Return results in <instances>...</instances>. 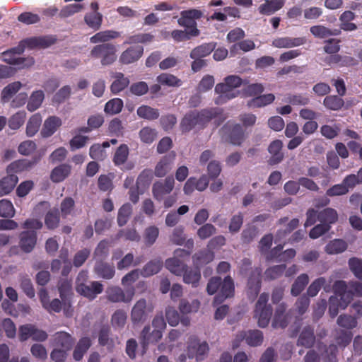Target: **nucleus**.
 Segmentation results:
<instances>
[{"mask_svg": "<svg viewBox=\"0 0 362 362\" xmlns=\"http://www.w3.org/2000/svg\"><path fill=\"white\" fill-rule=\"evenodd\" d=\"M132 214V206L129 203L124 204L119 209L117 214V223L119 226H124Z\"/></svg>", "mask_w": 362, "mask_h": 362, "instance_id": "5fc2aeb1", "label": "nucleus"}, {"mask_svg": "<svg viewBox=\"0 0 362 362\" xmlns=\"http://www.w3.org/2000/svg\"><path fill=\"white\" fill-rule=\"evenodd\" d=\"M127 313L124 310H117L112 315L111 323L114 327L122 328L126 324Z\"/></svg>", "mask_w": 362, "mask_h": 362, "instance_id": "e2e57ef3", "label": "nucleus"}, {"mask_svg": "<svg viewBox=\"0 0 362 362\" xmlns=\"http://www.w3.org/2000/svg\"><path fill=\"white\" fill-rule=\"evenodd\" d=\"M26 112L24 110L17 112L8 119V127L13 130L18 129L24 124Z\"/></svg>", "mask_w": 362, "mask_h": 362, "instance_id": "6e6d98bb", "label": "nucleus"}, {"mask_svg": "<svg viewBox=\"0 0 362 362\" xmlns=\"http://www.w3.org/2000/svg\"><path fill=\"white\" fill-rule=\"evenodd\" d=\"M327 281L325 277H319L316 279L307 289V294L308 297H315L317 295L318 292L322 287H324Z\"/></svg>", "mask_w": 362, "mask_h": 362, "instance_id": "680f3d73", "label": "nucleus"}, {"mask_svg": "<svg viewBox=\"0 0 362 362\" xmlns=\"http://www.w3.org/2000/svg\"><path fill=\"white\" fill-rule=\"evenodd\" d=\"M347 248L346 243L341 239H334L330 241L325 248V252L329 255L341 253Z\"/></svg>", "mask_w": 362, "mask_h": 362, "instance_id": "de8ad7c7", "label": "nucleus"}, {"mask_svg": "<svg viewBox=\"0 0 362 362\" xmlns=\"http://www.w3.org/2000/svg\"><path fill=\"white\" fill-rule=\"evenodd\" d=\"M306 38L304 37H284L274 39L272 45L277 48H291L304 45Z\"/></svg>", "mask_w": 362, "mask_h": 362, "instance_id": "a211bd4d", "label": "nucleus"}, {"mask_svg": "<svg viewBox=\"0 0 362 362\" xmlns=\"http://www.w3.org/2000/svg\"><path fill=\"white\" fill-rule=\"evenodd\" d=\"M84 21L88 27L97 30L101 26L103 16L99 12L88 13L84 16Z\"/></svg>", "mask_w": 362, "mask_h": 362, "instance_id": "3c124183", "label": "nucleus"}, {"mask_svg": "<svg viewBox=\"0 0 362 362\" xmlns=\"http://www.w3.org/2000/svg\"><path fill=\"white\" fill-rule=\"evenodd\" d=\"M142 46H132L124 51L119 58L120 62L124 64H129L137 61L143 54Z\"/></svg>", "mask_w": 362, "mask_h": 362, "instance_id": "6ab92c4d", "label": "nucleus"}, {"mask_svg": "<svg viewBox=\"0 0 362 362\" xmlns=\"http://www.w3.org/2000/svg\"><path fill=\"white\" fill-rule=\"evenodd\" d=\"M246 84L242 90V93L245 97H256L262 94L264 90L263 84L259 83H249L247 80H245Z\"/></svg>", "mask_w": 362, "mask_h": 362, "instance_id": "4c0bfd02", "label": "nucleus"}, {"mask_svg": "<svg viewBox=\"0 0 362 362\" xmlns=\"http://www.w3.org/2000/svg\"><path fill=\"white\" fill-rule=\"evenodd\" d=\"M153 308L148 305L146 299H139L133 306L131 311V320L134 325L144 322L148 315L153 312Z\"/></svg>", "mask_w": 362, "mask_h": 362, "instance_id": "1a4fd4ad", "label": "nucleus"}, {"mask_svg": "<svg viewBox=\"0 0 362 362\" xmlns=\"http://www.w3.org/2000/svg\"><path fill=\"white\" fill-rule=\"evenodd\" d=\"M175 185V180L172 176L167 177L163 181H157L153 185L152 192L153 197L161 201L164 196L170 194Z\"/></svg>", "mask_w": 362, "mask_h": 362, "instance_id": "f8f14e48", "label": "nucleus"}, {"mask_svg": "<svg viewBox=\"0 0 362 362\" xmlns=\"http://www.w3.org/2000/svg\"><path fill=\"white\" fill-rule=\"evenodd\" d=\"M318 221L331 226L338 221L337 211L332 208H326L318 213Z\"/></svg>", "mask_w": 362, "mask_h": 362, "instance_id": "c9c22d12", "label": "nucleus"}, {"mask_svg": "<svg viewBox=\"0 0 362 362\" xmlns=\"http://www.w3.org/2000/svg\"><path fill=\"white\" fill-rule=\"evenodd\" d=\"M163 266V262L160 258H156L146 263L141 270V276L149 277L158 274Z\"/></svg>", "mask_w": 362, "mask_h": 362, "instance_id": "c756f323", "label": "nucleus"}, {"mask_svg": "<svg viewBox=\"0 0 362 362\" xmlns=\"http://www.w3.org/2000/svg\"><path fill=\"white\" fill-rule=\"evenodd\" d=\"M349 266L355 276L362 281V259L351 257L349 259Z\"/></svg>", "mask_w": 362, "mask_h": 362, "instance_id": "774afa93", "label": "nucleus"}, {"mask_svg": "<svg viewBox=\"0 0 362 362\" xmlns=\"http://www.w3.org/2000/svg\"><path fill=\"white\" fill-rule=\"evenodd\" d=\"M283 148V142L281 140L276 139L271 142L268 147V151L271 154V157L268 160L270 165H274L281 163L284 155L281 151Z\"/></svg>", "mask_w": 362, "mask_h": 362, "instance_id": "f3484780", "label": "nucleus"}, {"mask_svg": "<svg viewBox=\"0 0 362 362\" xmlns=\"http://www.w3.org/2000/svg\"><path fill=\"white\" fill-rule=\"evenodd\" d=\"M209 349L206 341L200 343L197 337L192 336L189 339L187 355L189 358H194L197 361H202L208 354Z\"/></svg>", "mask_w": 362, "mask_h": 362, "instance_id": "9d476101", "label": "nucleus"}, {"mask_svg": "<svg viewBox=\"0 0 362 362\" xmlns=\"http://www.w3.org/2000/svg\"><path fill=\"white\" fill-rule=\"evenodd\" d=\"M62 125V120L57 116H50L47 118L41 130V135L44 138L51 136Z\"/></svg>", "mask_w": 362, "mask_h": 362, "instance_id": "412c9836", "label": "nucleus"}, {"mask_svg": "<svg viewBox=\"0 0 362 362\" xmlns=\"http://www.w3.org/2000/svg\"><path fill=\"white\" fill-rule=\"evenodd\" d=\"M153 178V173L151 169H144L139 175L136 185L138 187H148Z\"/></svg>", "mask_w": 362, "mask_h": 362, "instance_id": "13d9d810", "label": "nucleus"}, {"mask_svg": "<svg viewBox=\"0 0 362 362\" xmlns=\"http://www.w3.org/2000/svg\"><path fill=\"white\" fill-rule=\"evenodd\" d=\"M214 254L209 250H201L195 253L193 257V264L196 267H201L213 261Z\"/></svg>", "mask_w": 362, "mask_h": 362, "instance_id": "72a5a7b5", "label": "nucleus"}, {"mask_svg": "<svg viewBox=\"0 0 362 362\" xmlns=\"http://www.w3.org/2000/svg\"><path fill=\"white\" fill-rule=\"evenodd\" d=\"M222 136L234 146H240L246 139L243 127L233 122H227L221 128Z\"/></svg>", "mask_w": 362, "mask_h": 362, "instance_id": "39448f33", "label": "nucleus"}, {"mask_svg": "<svg viewBox=\"0 0 362 362\" xmlns=\"http://www.w3.org/2000/svg\"><path fill=\"white\" fill-rule=\"evenodd\" d=\"M129 149L127 144H121L115 151L112 161L116 166L123 165L127 160Z\"/></svg>", "mask_w": 362, "mask_h": 362, "instance_id": "37998d69", "label": "nucleus"}, {"mask_svg": "<svg viewBox=\"0 0 362 362\" xmlns=\"http://www.w3.org/2000/svg\"><path fill=\"white\" fill-rule=\"evenodd\" d=\"M219 115L217 108H206L201 110H191L187 112L182 119L180 127L183 133L190 132L197 127L204 129L214 118Z\"/></svg>", "mask_w": 362, "mask_h": 362, "instance_id": "f257e3e1", "label": "nucleus"}, {"mask_svg": "<svg viewBox=\"0 0 362 362\" xmlns=\"http://www.w3.org/2000/svg\"><path fill=\"white\" fill-rule=\"evenodd\" d=\"M123 106V100L120 98H115L106 103L104 111L108 115H116L122 111Z\"/></svg>", "mask_w": 362, "mask_h": 362, "instance_id": "603ef678", "label": "nucleus"}, {"mask_svg": "<svg viewBox=\"0 0 362 362\" xmlns=\"http://www.w3.org/2000/svg\"><path fill=\"white\" fill-rule=\"evenodd\" d=\"M117 49L112 43H103L95 45L90 51V56L93 59H100L103 66L113 64L117 59Z\"/></svg>", "mask_w": 362, "mask_h": 362, "instance_id": "20e7f679", "label": "nucleus"}, {"mask_svg": "<svg viewBox=\"0 0 362 362\" xmlns=\"http://www.w3.org/2000/svg\"><path fill=\"white\" fill-rule=\"evenodd\" d=\"M243 337L246 343L251 346H260L263 341V333L258 329L248 330L245 332Z\"/></svg>", "mask_w": 362, "mask_h": 362, "instance_id": "58836bf2", "label": "nucleus"}, {"mask_svg": "<svg viewBox=\"0 0 362 362\" xmlns=\"http://www.w3.org/2000/svg\"><path fill=\"white\" fill-rule=\"evenodd\" d=\"M109 242L106 240H101L94 251V257L99 260L103 261L109 254Z\"/></svg>", "mask_w": 362, "mask_h": 362, "instance_id": "338daca9", "label": "nucleus"}, {"mask_svg": "<svg viewBox=\"0 0 362 362\" xmlns=\"http://www.w3.org/2000/svg\"><path fill=\"white\" fill-rule=\"evenodd\" d=\"M275 100L272 93L259 95L247 102V106L252 108H258L272 104Z\"/></svg>", "mask_w": 362, "mask_h": 362, "instance_id": "473e14b6", "label": "nucleus"}, {"mask_svg": "<svg viewBox=\"0 0 362 362\" xmlns=\"http://www.w3.org/2000/svg\"><path fill=\"white\" fill-rule=\"evenodd\" d=\"M115 80L110 86V90L113 94H117L124 90L129 84V79L121 72H116L112 76Z\"/></svg>", "mask_w": 362, "mask_h": 362, "instance_id": "7c9ffc66", "label": "nucleus"}, {"mask_svg": "<svg viewBox=\"0 0 362 362\" xmlns=\"http://www.w3.org/2000/svg\"><path fill=\"white\" fill-rule=\"evenodd\" d=\"M90 346L91 341L90 338H81L77 343L73 353V357L74 360L76 361H80Z\"/></svg>", "mask_w": 362, "mask_h": 362, "instance_id": "e433bc0d", "label": "nucleus"}, {"mask_svg": "<svg viewBox=\"0 0 362 362\" xmlns=\"http://www.w3.org/2000/svg\"><path fill=\"white\" fill-rule=\"evenodd\" d=\"M42 117L40 114L36 113L32 115L28 121L26 125V135L32 137L38 132L42 124Z\"/></svg>", "mask_w": 362, "mask_h": 362, "instance_id": "79ce46f5", "label": "nucleus"}, {"mask_svg": "<svg viewBox=\"0 0 362 362\" xmlns=\"http://www.w3.org/2000/svg\"><path fill=\"white\" fill-rule=\"evenodd\" d=\"M309 282L307 274H302L297 277L291 286V293L293 296H298L304 290Z\"/></svg>", "mask_w": 362, "mask_h": 362, "instance_id": "09e8293b", "label": "nucleus"}, {"mask_svg": "<svg viewBox=\"0 0 362 362\" xmlns=\"http://www.w3.org/2000/svg\"><path fill=\"white\" fill-rule=\"evenodd\" d=\"M245 84V81L237 75L227 76L223 82L217 83L215 86L214 91L218 95L216 103L222 104L237 98L240 93L237 88Z\"/></svg>", "mask_w": 362, "mask_h": 362, "instance_id": "f03ea898", "label": "nucleus"}, {"mask_svg": "<svg viewBox=\"0 0 362 362\" xmlns=\"http://www.w3.org/2000/svg\"><path fill=\"white\" fill-rule=\"evenodd\" d=\"M323 105L329 110L339 111L345 106V101L339 95H329L324 98Z\"/></svg>", "mask_w": 362, "mask_h": 362, "instance_id": "c85d7f7f", "label": "nucleus"}, {"mask_svg": "<svg viewBox=\"0 0 362 362\" xmlns=\"http://www.w3.org/2000/svg\"><path fill=\"white\" fill-rule=\"evenodd\" d=\"M315 341V337L314 329L311 327L307 326L305 327L300 332L297 344L305 348H310L313 346Z\"/></svg>", "mask_w": 362, "mask_h": 362, "instance_id": "cd10ccee", "label": "nucleus"}, {"mask_svg": "<svg viewBox=\"0 0 362 362\" xmlns=\"http://www.w3.org/2000/svg\"><path fill=\"white\" fill-rule=\"evenodd\" d=\"M139 134L142 142L146 144H151L154 141L157 136V132L154 129L145 127L139 131Z\"/></svg>", "mask_w": 362, "mask_h": 362, "instance_id": "0e129e2a", "label": "nucleus"}, {"mask_svg": "<svg viewBox=\"0 0 362 362\" xmlns=\"http://www.w3.org/2000/svg\"><path fill=\"white\" fill-rule=\"evenodd\" d=\"M133 294L134 293L132 292L129 297L126 298L123 290L120 287L116 286H109L106 290L107 299L112 303H128L132 300Z\"/></svg>", "mask_w": 362, "mask_h": 362, "instance_id": "aec40b11", "label": "nucleus"}, {"mask_svg": "<svg viewBox=\"0 0 362 362\" xmlns=\"http://www.w3.org/2000/svg\"><path fill=\"white\" fill-rule=\"evenodd\" d=\"M285 264H279L267 268L264 272L267 280H274L281 277L286 271Z\"/></svg>", "mask_w": 362, "mask_h": 362, "instance_id": "bf43d9fd", "label": "nucleus"}, {"mask_svg": "<svg viewBox=\"0 0 362 362\" xmlns=\"http://www.w3.org/2000/svg\"><path fill=\"white\" fill-rule=\"evenodd\" d=\"M262 268L256 267L247 275L246 293L250 300L255 299L262 287Z\"/></svg>", "mask_w": 362, "mask_h": 362, "instance_id": "6e6552de", "label": "nucleus"}, {"mask_svg": "<svg viewBox=\"0 0 362 362\" xmlns=\"http://www.w3.org/2000/svg\"><path fill=\"white\" fill-rule=\"evenodd\" d=\"M182 276L184 283L192 285L193 288H197L201 279L200 269L196 267L194 268L187 267Z\"/></svg>", "mask_w": 362, "mask_h": 362, "instance_id": "5701e85b", "label": "nucleus"}, {"mask_svg": "<svg viewBox=\"0 0 362 362\" xmlns=\"http://www.w3.org/2000/svg\"><path fill=\"white\" fill-rule=\"evenodd\" d=\"M40 158H35L33 161L26 159L18 160L12 162L8 165L6 171L8 174H14L16 173L23 172L30 168L33 165L36 164Z\"/></svg>", "mask_w": 362, "mask_h": 362, "instance_id": "b1692460", "label": "nucleus"}, {"mask_svg": "<svg viewBox=\"0 0 362 362\" xmlns=\"http://www.w3.org/2000/svg\"><path fill=\"white\" fill-rule=\"evenodd\" d=\"M56 41L57 38L52 35L28 37L21 40L18 47L13 48V51L21 54L26 47L30 49L35 48L44 49L54 45Z\"/></svg>", "mask_w": 362, "mask_h": 362, "instance_id": "423d86ee", "label": "nucleus"}, {"mask_svg": "<svg viewBox=\"0 0 362 362\" xmlns=\"http://www.w3.org/2000/svg\"><path fill=\"white\" fill-rule=\"evenodd\" d=\"M110 327L108 325H103L98 333V342L101 346H107L108 348L113 346V339L110 337Z\"/></svg>", "mask_w": 362, "mask_h": 362, "instance_id": "4d7b16f0", "label": "nucleus"}, {"mask_svg": "<svg viewBox=\"0 0 362 362\" xmlns=\"http://www.w3.org/2000/svg\"><path fill=\"white\" fill-rule=\"evenodd\" d=\"M166 269L176 276H182L187 265L177 257L169 258L165 263Z\"/></svg>", "mask_w": 362, "mask_h": 362, "instance_id": "f704fd0d", "label": "nucleus"}, {"mask_svg": "<svg viewBox=\"0 0 362 362\" xmlns=\"http://www.w3.org/2000/svg\"><path fill=\"white\" fill-rule=\"evenodd\" d=\"M22 84L19 81H15L8 84L1 91V101L5 103L8 102L11 98L21 89Z\"/></svg>", "mask_w": 362, "mask_h": 362, "instance_id": "a18cd8bd", "label": "nucleus"}, {"mask_svg": "<svg viewBox=\"0 0 362 362\" xmlns=\"http://www.w3.org/2000/svg\"><path fill=\"white\" fill-rule=\"evenodd\" d=\"M54 341L57 345L62 346L64 350H69L74 343L71 336L64 332H57Z\"/></svg>", "mask_w": 362, "mask_h": 362, "instance_id": "864d4df0", "label": "nucleus"}, {"mask_svg": "<svg viewBox=\"0 0 362 362\" xmlns=\"http://www.w3.org/2000/svg\"><path fill=\"white\" fill-rule=\"evenodd\" d=\"M119 35V33L117 31L114 30H105V31H100L93 35L90 38V42L93 44L99 43V42H103L105 43L106 42L115 39L118 37Z\"/></svg>", "mask_w": 362, "mask_h": 362, "instance_id": "ea45409f", "label": "nucleus"}, {"mask_svg": "<svg viewBox=\"0 0 362 362\" xmlns=\"http://www.w3.org/2000/svg\"><path fill=\"white\" fill-rule=\"evenodd\" d=\"M103 285L97 281L90 282V286L87 284L82 285L79 288H76V292L81 296L88 298L89 300H94L98 295L103 291Z\"/></svg>", "mask_w": 362, "mask_h": 362, "instance_id": "4468645a", "label": "nucleus"}, {"mask_svg": "<svg viewBox=\"0 0 362 362\" xmlns=\"http://www.w3.org/2000/svg\"><path fill=\"white\" fill-rule=\"evenodd\" d=\"M355 18L356 14L351 11H345L343 12L339 18L340 21L339 29H329L330 34H329V36L340 35L341 33V30L346 32L356 30L358 27L356 24L351 22L355 19Z\"/></svg>", "mask_w": 362, "mask_h": 362, "instance_id": "9b49d317", "label": "nucleus"}, {"mask_svg": "<svg viewBox=\"0 0 362 362\" xmlns=\"http://www.w3.org/2000/svg\"><path fill=\"white\" fill-rule=\"evenodd\" d=\"M235 285L230 276H226L222 281L219 293L214 297V303L218 305L228 298L234 296Z\"/></svg>", "mask_w": 362, "mask_h": 362, "instance_id": "ddd939ff", "label": "nucleus"}, {"mask_svg": "<svg viewBox=\"0 0 362 362\" xmlns=\"http://www.w3.org/2000/svg\"><path fill=\"white\" fill-rule=\"evenodd\" d=\"M60 221L59 211L58 209H53L49 211L45 217V223L49 230L55 229L58 227Z\"/></svg>", "mask_w": 362, "mask_h": 362, "instance_id": "8fccbe9b", "label": "nucleus"}, {"mask_svg": "<svg viewBox=\"0 0 362 362\" xmlns=\"http://www.w3.org/2000/svg\"><path fill=\"white\" fill-rule=\"evenodd\" d=\"M286 306L284 303L279 304L274 313L272 321V327L274 328H285L287 327L288 322V317L285 315Z\"/></svg>", "mask_w": 362, "mask_h": 362, "instance_id": "bb28decb", "label": "nucleus"}, {"mask_svg": "<svg viewBox=\"0 0 362 362\" xmlns=\"http://www.w3.org/2000/svg\"><path fill=\"white\" fill-rule=\"evenodd\" d=\"M94 272L100 278L111 279L114 277L115 269L114 266L101 260H98L94 266Z\"/></svg>", "mask_w": 362, "mask_h": 362, "instance_id": "4be33fe9", "label": "nucleus"}, {"mask_svg": "<svg viewBox=\"0 0 362 362\" xmlns=\"http://www.w3.org/2000/svg\"><path fill=\"white\" fill-rule=\"evenodd\" d=\"M159 235V229L155 226H151L146 228L144 231V241L146 245H152L157 240Z\"/></svg>", "mask_w": 362, "mask_h": 362, "instance_id": "69168bd1", "label": "nucleus"}, {"mask_svg": "<svg viewBox=\"0 0 362 362\" xmlns=\"http://www.w3.org/2000/svg\"><path fill=\"white\" fill-rule=\"evenodd\" d=\"M44 98L45 94L42 90H39L33 92L27 104L28 110L30 112H34L38 109L41 106Z\"/></svg>", "mask_w": 362, "mask_h": 362, "instance_id": "c03bdc74", "label": "nucleus"}, {"mask_svg": "<svg viewBox=\"0 0 362 362\" xmlns=\"http://www.w3.org/2000/svg\"><path fill=\"white\" fill-rule=\"evenodd\" d=\"M18 178L15 174H8L0 180V197L9 194L15 187Z\"/></svg>", "mask_w": 362, "mask_h": 362, "instance_id": "2f4dec72", "label": "nucleus"}, {"mask_svg": "<svg viewBox=\"0 0 362 362\" xmlns=\"http://www.w3.org/2000/svg\"><path fill=\"white\" fill-rule=\"evenodd\" d=\"M202 16V12L197 9H189L181 12V17L178 19L180 25L187 28L190 36H197L199 30L197 28L196 20Z\"/></svg>", "mask_w": 362, "mask_h": 362, "instance_id": "0eeeda50", "label": "nucleus"}, {"mask_svg": "<svg viewBox=\"0 0 362 362\" xmlns=\"http://www.w3.org/2000/svg\"><path fill=\"white\" fill-rule=\"evenodd\" d=\"M284 5V0H266L259 8V12L262 15L270 16L280 10Z\"/></svg>", "mask_w": 362, "mask_h": 362, "instance_id": "a878e982", "label": "nucleus"}, {"mask_svg": "<svg viewBox=\"0 0 362 362\" xmlns=\"http://www.w3.org/2000/svg\"><path fill=\"white\" fill-rule=\"evenodd\" d=\"M175 156L174 152L163 156L156 165L155 175L158 177H162L168 173L173 168Z\"/></svg>", "mask_w": 362, "mask_h": 362, "instance_id": "2eb2a0df", "label": "nucleus"}, {"mask_svg": "<svg viewBox=\"0 0 362 362\" xmlns=\"http://www.w3.org/2000/svg\"><path fill=\"white\" fill-rule=\"evenodd\" d=\"M269 293H262L260 294L254 311V317L257 319L258 325L260 327H266L271 320L273 309L270 304H268Z\"/></svg>", "mask_w": 362, "mask_h": 362, "instance_id": "7ed1b4c3", "label": "nucleus"}, {"mask_svg": "<svg viewBox=\"0 0 362 362\" xmlns=\"http://www.w3.org/2000/svg\"><path fill=\"white\" fill-rule=\"evenodd\" d=\"M71 170V167L69 164H61L52 170L50 179L53 182H61L70 175Z\"/></svg>", "mask_w": 362, "mask_h": 362, "instance_id": "393cba45", "label": "nucleus"}, {"mask_svg": "<svg viewBox=\"0 0 362 362\" xmlns=\"http://www.w3.org/2000/svg\"><path fill=\"white\" fill-rule=\"evenodd\" d=\"M215 49V44L204 43L195 48L190 52L191 58H203L209 55Z\"/></svg>", "mask_w": 362, "mask_h": 362, "instance_id": "49530a36", "label": "nucleus"}, {"mask_svg": "<svg viewBox=\"0 0 362 362\" xmlns=\"http://www.w3.org/2000/svg\"><path fill=\"white\" fill-rule=\"evenodd\" d=\"M157 81L161 85L168 86H180L182 83L181 81L175 76L167 73H163L158 76Z\"/></svg>", "mask_w": 362, "mask_h": 362, "instance_id": "052dcab7", "label": "nucleus"}, {"mask_svg": "<svg viewBox=\"0 0 362 362\" xmlns=\"http://www.w3.org/2000/svg\"><path fill=\"white\" fill-rule=\"evenodd\" d=\"M137 115L142 119L147 120L157 119L160 113L158 109L153 108L148 105H143L138 107L136 110Z\"/></svg>", "mask_w": 362, "mask_h": 362, "instance_id": "a19ab883", "label": "nucleus"}, {"mask_svg": "<svg viewBox=\"0 0 362 362\" xmlns=\"http://www.w3.org/2000/svg\"><path fill=\"white\" fill-rule=\"evenodd\" d=\"M19 246L26 253L30 252L37 243V233L35 230H25L20 233Z\"/></svg>", "mask_w": 362, "mask_h": 362, "instance_id": "dca6fc26", "label": "nucleus"}]
</instances>
